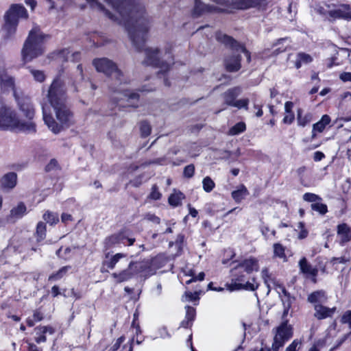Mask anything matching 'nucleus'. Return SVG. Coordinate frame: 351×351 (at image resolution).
I'll use <instances>...</instances> for the list:
<instances>
[{
	"label": "nucleus",
	"instance_id": "obj_37",
	"mask_svg": "<svg viewBox=\"0 0 351 351\" xmlns=\"http://www.w3.org/2000/svg\"><path fill=\"white\" fill-rule=\"evenodd\" d=\"M274 254L275 257H278L279 258H282L284 260L286 259L285 255V248L280 243L274 244Z\"/></svg>",
	"mask_w": 351,
	"mask_h": 351
},
{
	"label": "nucleus",
	"instance_id": "obj_16",
	"mask_svg": "<svg viewBox=\"0 0 351 351\" xmlns=\"http://www.w3.org/2000/svg\"><path fill=\"white\" fill-rule=\"evenodd\" d=\"M236 267L249 274L253 271H258L259 269V264L258 261L256 258L251 257L243 260Z\"/></svg>",
	"mask_w": 351,
	"mask_h": 351
},
{
	"label": "nucleus",
	"instance_id": "obj_24",
	"mask_svg": "<svg viewBox=\"0 0 351 351\" xmlns=\"http://www.w3.org/2000/svg\"><path fill=\"white\" fill-rule=\"evenodd\" d=\"M330 122V117L328 114H324L322 117L320 121L313 124L312 130V138L316 137V132H322L326 126Z\"/></svg>",
	"mask_w": 351,
	"mask_h": 351
},
{
	"label": "nucleus",
	"instance_id": "obj_15",
	"mask_svg": "<svg viewBox=\"0 0 351 351\" xmlns=\"http://www.w3.org/2000/svg\"><path fill=\"white\" fill-rule=\"evenodd\" d=\"M299 267L301 273L306 275V276H311L313 278V281L316 282L315 277L318 274V269L313 267L312 265L307 261L305 257H303L299 261Z\"/></svg>",
	"mask_w": 351,
	"mask_h": 351
},
{
	"label": "nucleus",
	"instance_id": "obj_20",
	"mask_svg": "<svg viewBox=\"0 0 351 351\" xmlns=\"http://www.w3.org/2000/svg\"><path fill=\"white\" fill-rule=\"evenodd\" d=\"M241 88L236 86L226 90L223 95V99L226 104L232 106L236 101V98L241 94Z\"/></svg>",
	"mask_w": 351,
	"mask_h": 351
},
{
	"label": "nucleus",
	"instance_id": "obj_51",
	"mask_svg": "<svg viewBox=\"0 0 351 351\" xmlns=\"http://www.w3.org/2000/svg\"><path fill=\"white\" fill-rule=\"evenodd\" d=\"M124 341V337H119L117 341L110 348L108 351H117L119 348L121 344Z\"/></svg>",
	"mask_w": 351,
	"mask_h": 351
},
{
	"label": "nucleus",
	"instance_id": "obj_53",
	"mask_svg": "<svg viewBox=\"0 0 351 351\" xmlns=\"http://www.w3.org/2000/svg\"><path fill=\"white\" fill-rule=\"evenodd\" d=\"M337 57H332L325 60V64L327 69H331L334 65H339V63L335 62Z\"/></svg>",
	"mask_w": 351,
	"mask_h": 351
},
{
	"label": "nucleus",
	"instance_id": "obj_29",
	"mask_svg": "<svg viewBox=\"0 0 351 351\" xmlns=\"http://www.w3.org/2000/svg\"><path fill=\"white\" fill-rule=\"evenodd\" d=\"M261 276H262V278L264 280L265 285L268 288V293L271 290V285H273L274 287L277 286L279 287L280 285H278L276 283L275 279L271 276L270 274L269 273V270L267 268L263 269V270L261 271Z\"/></svg>",
	"mask_w": 351,
	"mask_h": 351
},
{
	"label": "nucleus",
	"instance_id": "obj_3",
	"mask_svg": "<svg viewBox=\"0 0 351 351\" xmlns=\"http://www.w3.org/2000/svg\"><path fill=\"white\" fill-rule=\"evenodd\" d=\"M10 91H12L13 96L16 101L17 106L23 117L27 120L20 119L18 117V121L20 123H31L34 125V130L27 131L21 128H15L19 131L27 133V134H34L36 132V125L33 121L35 116V109L29 97L20 95L19 93L16 90V80L14 77L12 76L8 73L5 68V65L3 61L0 60V92L1 93H7Z\"/></svg>",
	"mask_w": 351,
	"mask_h": 351
},
{
	"label": "nucleus",
	"instance_id": "obj_9",
	"mask_svg": "<svg viewBox=\"0 0 351 351\" xmlns=\"http://www.w3.org/2000/svg\"><path fill=\"white\" fill-rule=\"evenodd\" d=\"M243 272L237 267L231 269V282L226 285L230 291L241 289L255 291L258 289L259 284L256 279L252 278L251 280H247L246 275Z\"/></svg>",
	"mask_w": 351,
	"mask_h": 351
},
{
	"label": "nucleus",
	"instance_id": "obj_10",
	"mask_svg": "<svg viewBox=\"0 0 351 351\" xmlns=\"http://www.w3.org/2000/svg\"><path fill=\"white\" fill-rule=\"evenodd\" d=\"M93 64L98 72H102L110 76L117 81V84L124 82L123 73L117 67L116 64L108 58H96L93 60Z\"/></svg>",
	"mask_w": 351,
	"mask_h": 351
},
{
	"label": "nucleus",
	"instance_id": "obj_49",
	"mask_svg": "<svg viewBox=\"0 0 351 351\" xmlns=\"http://www.w3.org/2000/svg\"><path fill=\"white\" fill-rule=\"evenodd\" d=\"M150 198L158 200L160 198L161 194L158 191V189L156 186H153L152 189V192L149 195Z\"/></svg>",
	"mask_w": 351,
	"mask_h": 351
},
{
	"label": "nucleus",
	"instance_id": "obj_17",
	"mask_svg": "<svg viewBox=\"0 0 351 351\" xmlns=\"http://www.w3.org/2000/svg\"><path fill=\"white\" fill-rule=\"evenodd\" d=\"M314 310V317L317 319H324L331 317L336 311V307L328 308L323 304H316Z\"/></svg>",
	"mask_w": 351,
	"mask_h": 351
},
{
	"label": "nucleus",
	"instance_id": "obj_21",
	"mask_svg": "<svg viewBox=\"0 0 351 351\" xmlns=\"http://www.w3.org/2000/svg\"><path fill=\"white\" fill-rule=\"evenodd\" d=\"M225 66L226 69L230 72H235L241 68V56L240 55H233L227 58L225 60Z\"/></svg>",
	"mask_w": 351,
	"mask_h": 351
},
{
	"label": "nucleus",
	"instance_id": "obj_31",
	"mask_svg": "<svg viewBox=\"0 0 351 351\" xmlns=\"http://www.w3.org/2000/svg\"><path fill=\"white\" fill-rule=\"evenodd\" d=\"M184 198V195L180 191H175L169 197V203L173 206H178L181 204L182 200Z\"/></svg>",
	"mask_w": 351,
	"mask_h": 351
},
{
	"label": "nucleus",
	"instance_id": "obj_6",
	"mask_svg": "<svg viewBox=\"0 0 351 351\" xmlns=\"http://www.w3.org/2000/svg\"><path fill=\"white\" fill-rule=\"evenodd\" d=\"M15 128L31 131L34 130V125L31 123H20L16 111L0 97V130Z\"/></svg>",
	"mask_w": 351,
	"mask_h": 351
},
{
	"label": "nucleus",
	"instance_id": "obj_42",
	"mask_svg": "<svg viewBox=\"0 0 351 351\" xmlns=\"http://www.w3.org/2000/svg\"><path fill=\"white\" fill-rule=\"evenodd\" d=\"M69 267H63L56 274H53L49 276V280H56L61 278L63 275L67 271Z\"/></svg>",
	"mask_w": 351,
	"mask_h": 351
},
{
	"label": "nucleus",
	"instance_id": "obj_40",
	"mask_svg": "<svg viewBox=\"0 0 351 351\" xmlns=\"http://www.w3.org/2000/svg\"><path fill=\"white\" fill-rule=\"evenodd\" d=\"M36 235L38 240H43L45 237L46 233V226L43 222H39L36 227Z\"/></svg>",
	"mask_w": 351,
	"mask_h": 351
},
{
	"label": "nucleus",
	"instance_id": "obj_34",
	"mask_svg": "<svg viewBox=\"0 0 351 351\" xmlns=\"http://www.w3.org/2000/svg\"><path fill=\"white\" fill-rule=\"evenodd\" d=\"M245 128L246 126L245 123L239 122L230 129L228 134L231 136L237 135L244 132L245 130Z\"/></svg>",
	"mask_w": 351,
	"mask_h": 351
},
{
	"label": "nucleus",
	"instance_id": "obj_23",
	"mask_svg": "<svg viewBox=\"0 0 351 351\" xmlns=\"http://www.w3.org/2000/svg\"><path fill=\"white\" fill-rule=\"evenodd\" d=\"M17 176L14 172L8 173L4 175L1 180V186L3 189H11L16 184Z\"/></svg>",
	"mask_w": 351,
	"mask_h": 351
},
{
	"label": "nucleus",
	"instance_id": "obj_45",
	"mask_svg": "<svg viewBox=\"0 0 351 351\" xmlns=\"http://www.w3.org/2000/svg\"><path fill=\"white\" fill-rule=\"evenodd\" d=\"M36 331H37V335L38 334H46L49 333L52 335L54 333V329L51 326H39L35 328Z\"/></svg>",
	"mask_w": 351,
	"mask_h": 351
},
{
	"label": "nucleus",
	"instance_id": "obj_4",
	"mask_svg": "<svg viewBox=\"0 0 351 351\" xmlns=\"http://www.w3.org/2000/svg\"><path fill=\"white\" fill-rule=\"evenodd\" d=\"M104 266L108 269H119V272L112 274V277L117 282H122L131 279L134 275L144 270V265L141 262L130 261L128 255L123 253H117L108 260L104 262Z\"/></svg>",
	"mask_w": 351,
	"mask_h": 351
},
{
	"label": "nucleus",
	"instance_id": "obj_62",
	"mask_svg": "<svg viewBox=\"0 0 351 351\" xmlns=\"http://www.w3.org/2000/svg\"><path fill=\"white\" fill-rule=\"evenodd\" d=\"M293 107V102L287 101L285 104V113H293V112H292Z\"/></svg>",
	"mask_w": 351,
	"mask_h": 351
},
{
	"label": "nucleus",
	"instance_id": "obj_52",
	"mask_svg": "<svg viewBox=\"0 0 351 351\" xmlns=\"http://www.w3.org/2000/svg\"><path fill=\"white\" fill-rule=\"evenodd\" d=\"M295 116L293 113H286L283 118V123L285 124H291L294 121Z\"/></svg>",
	"mask_w": 351,
	"mask_h": 351
},
{
	"label": "nucleus",
	"instance_id": "obj_32",
	"mask_svg": "<svg viewBox=\"0 0 351 351\" xmlns=\"http://www.w3.org/2000/svg\"><path fill=\"white\" fill-rule=\"evenodd\" d=\"M60 57H66V60L77 61L80 58V53L78 52L71 53L69 49L62 50L60 54Z\"/></svg>",
	"mask_w": 351,
	"mask_h": 351
},
{
	"label": "nucleus",
	"instance_id": "obj_47",
	"mask_svg": "<svg viewBox=\"0 0 351 351\" xmlns=\"http://www.w3.org/2000/svg\"><path fill=\"white\" fill-rule=\"evenodd\" d=\"M195 172V167L193 165H189L184 169V176L191 178L193 176Z\"/></svg>",
	"mask_w": 351,
	"mask_h": 351
},
{
	"label": "nucleus",
	"instance_id": "obj_11",
	"mask_svg": "<svg viewBox=\"0 0 351 351\" xmlns=\"http://www.w3.org/2000/svg\"><path fill=\"white\" fill-rule=\"evenodd\" d=\"M135 239L130 238L126 232H120L106 237L104 241V247L108 250L120 246L121 244L130 246L133 245Z\"/></svg>",
	"mask_w": 351,
	"mask_h": 351
},
{
	"label": "nucleus",
	"instance_id": "obj_27",
	"mask_svg": "<svg viewBox=\"0 0 351 351\" xmlns=\"http://www.w3.org/2000/svg\"><path fill=\"white\" fill-rule=\"evenodd\" d=\"M312 119L313 114L311 113L307 112L303 114V110L301 108L298 109L297 121L298 125L304 127L311 122Z\"/></svg>",
	"mask_w": 351,
	"mask_h": 351
},
{
	"label": "nucleus",
	"instance_id": "obj_56",
	"mask_svg": "<svg viewBox=\"0 0 351 351\" xmlns=\"http://www.w3.org/2000/svg\"><path fill=\"white\" fill-rule=\"evenodd\" d=\"M186 298L189 301H195L199 299L198 295L197 292H186L185 293Z\"/></svg>",
	"mask_w": 351,
	"mask_h": 351
},
{
	"label": "nucleus",
	"instance_id": "obj_64",
	"mask_svg": "<svg viewBox=\"0 0 351 351\" xmlns=\"http://www.w3.org/2000/svg\"><path fill=\"white\" fill-rule=\"evenodd\" d=\"M298 346V342L296 341H293L287 348L285 351H296V347Z\"/></svg>",
	"mask_w": 351,
	"mask_h": 351
},
{
	"label": "nucleus",
	"instance_id": "obj_33",
	"mask_svg": "<svg viewBox=\"0 0 351 351\" xmlns=\"http://www.w3.org/2000/svg\"><path fill=\"white\" fill-rule=\"evenodd\" d=\"M29 71L33 76L35 81L38 82H43L45 81L46 76L43 71L34 69L29 67Z\"/></svg>",
	"mask_w": 351,
	"mask_h": 351
},
{
	"label": "nucleus",
	"instance_id": "obj_48",
	"mask_svg": "<svg viewBox=\"0 0 351 351\" xmlns=\"http://www.w3.org/2000/svg\"><path fill=\"white\" fill-rule=\"evenodd\" d=\"M186 319H189V320H191V321H193L195 318V310L194 308L193 307H191V306H186Z\"/></svg>",
	"mask_w": 351,
	"mask_h": 351
},
{
	"label": "nucleus",
	"instance_id": "obj_7",
	"mask_svg": "<svg viewBox=\"0 0 351 351\" xmlns=\"http://www.w3.org/2000/svg\"><path fill=\"white\" fill-rule=\"evenodd\" d=\"M146 58L145 63L160 69V72L165 73L173 64V57L169 49L160 51L158 48H147L145 49Z\"/></svg>",
	"mask_w": 351,
	"mask_h": 351
},
{
	"label": "nucleus",
	"instance_id": "obj_25",
	"mask_svg": "<svg viewBox=\"0 0 351 351\" xmlns=\"http://www.w3.org/2000/svg\"><path fill=\"white\" fill-rule=\"evenodd\" d=\"M337 234L341 243H347L351 240V228L346 223L339 224Z\"/></svg>",
	"mask_w": 351,
	"mask_h": 351
},
{
	"label": "nucleus",
	"instance_id": "obj_55",
	"mask_svg": "<svg viewBox=\"0 0 351 351\" xmlns=\"http://www.w3.org/2000/svg\"><path fill=\"white\" fill-rule=\"evenodd\" d=\"M339 78L341 81L346 82H351V73L350 72H343L340 74Z\"/></svg>",
	"mask_w": 351,
	"mask_h": 351
},
{
	"label": "nucleus",
	"instance_id": "obj_36",
	"mask_svg": "<svg viewBox=\"0 0 351 351\" xmlns=\"http://www.w3.org/2000/svg\"><path fill=\"white\" fill-rule=\"evenodd\" d=\"M43 219L45 221H47V223H49L50 225L56 224L59 221L58 215L56 213L49 211H47L44 214Z\"/></svg>",
	"mask_w": 351,
	"mask_h": 351
},
{
	"label": "nucleus",
	"instance_id": "obj_8",
	"mask_svg": "<svg viewBox=\"0 0 351 351\" xmlns=\"http://www.w3.org/2000/svg\"><path fill=\"white\" fill-rule=\"evenodd\" d=\"M27 16V10L22 5H12L4 16L5 23L3 32L5 38L7 39L11 38L15 34L19 20L26 19Z\"/></svg>",
	"mask_w": 351,
	"mask_h": 351
},
{
	"label": "nucleus",
	"instance_id": "obj_41",
	"mask_svg": "<svg viewBox=\"0 0 351 351\" xmlns=\"http://www.w3.org/2000/svg\"><path fill=\"white\" fill-rule=\"evenodd\" d=\"M303 199L306 202H313V204L317 202H320L322 198L316 194L306 193L303 195Z\"/></svg>",
	"mask_w": 351,
	"mask_h": 351
},
{
	"label": "nucleus",
	"instance_id": "obj_1",
	"mask_svg": "<svg viewBox=\"0 0 351 351\" xmlns=\"http://www.w3.org/2000/svg\"><path fill=\"white\" fill-rule=\"evenodd\" d=\"M90 6L127 29L133 45L140 50L146 40L149 21L144 9L134 0H86Z\"/></svg>",
	"mask_w": 351,
	"mask_h": 351
},
{
	"label": "nucleus",
	"instance_id": "obj_19",
	"mask_svg": "<svg viewBox=\"0 0 351 351\" xmlns=\"http://www.w3.org/2000/svg\"><path fill=\"white\" fill-rule=\"evenodd\" d=\"M25 213L26 206L23 203H20L10 210V213L7 217V221L14 223L17 219L21 218Z\"/></svg>",
	"mask_w": 351,
	"mask_h": 351
},
{
	"label": "nucleus",
	"instance_id": "obj_61",
	"mask_svg": "<svg viewBox=\"0 0 351 351\" xmlns=\"http://www.w3.org/2000/svg\"><path fill=\"white\" fill-rule=\"evenodd\" d=\"M46 340H47V338H46L45 334H40V333L38 335L36 334V337H35V341L37 343L45 342Z\"/></svg>",
	"mask_w": 351,
	"mask_h": 351
},
{
	"label": "nucleus",
	"instance_id": "obj_44",
	"mask_svg": "<svg viewBox=\"0 0 351 351\" xmlns=\"http://www.w3.org/2000/svg\"><path fill=\"white\" fill-rule=\"evenodd\" d=\"M187 275L191 276L192 278L186 282V284H189V283H191L193 281H196V280L202 281L204 280V276H205L204 272H200L198 274V276H195L194 273L191 270H189V274H187Z\"/></svg>",
	"mask_w": 351,
	"mask_h": 351
},
{
	"label": "nucleus",
	"instance_id": "obj_58",
	"mask_svg": "<svg viewBox=\"0 0 351 351\" xmlns=\"http://www.w3.org/2000/svg\"><path fill=\"white\" fill-rule=\"evenodd\" d=\"M58 167V162L55 159L51 160L49 163L46 166V170L49 171L55 169Z\"/></svg>",
	"mask_w": 351,
	"mask_h": 351
},
{
	"label": "nucleus",
	"instance_id": "obj_14",
	"mask_svg": "<svg viewBox=\"0 0 351 351\" xmlns=\"http://www.w3.org/2000/svg\"><path fill=\"white\" fill-rule=\"evenodd\" d=\"M216 38L219 42L222 43L227 46H230L233 49H235L237 51H241L245 53L247 58V60H250V53L246 50V49L243 45L239 44L232 38L226 34H222L221 33H217L216 35Z\"/></svg>",
	"mask_w": 351,
	"mask_h": 351
},
{
	"label": "nucleus",
	"instance_id": "obj_13",
	"mask_svg": "<svg viewBox=\"0 0 351 351\" xmlns=\"http://www.w3.org/2000/svg\"><path fill=\"white\" fill-rule=\"evenodd\" d=\"M330 19H351V6L347 4H343L339 7L331 9L328 11Z\"/></svg>",
	"mask_w": 351,
	"mask_h": 351
},
{
	"label": "nucleus",
	"instance_id": "obj_22",
	"mask_svg": "<svg viewBox=\"0 0 351 351\" xmlns=\"http://www.w3.org/2000/svg\"><path fill=\"white\" fill-rule=\"evenodd\" d=\"M121 95L122 97H115V98L121 100L127 101L128 106H132L134 108L138 106L139 95L137 93L130 92L128 90H124L121 93Z\"/></svg>",
	"mask_w": 351,
	"mask_h": 351
},
{
	"label": "nucleus",
	"instance_id": "obj_18",
	"mask_svg": "<svg viewBox=\"0 0 351 351\" xmlns=\"http://www.w3.org/2000/svg\"><path fill=\"white\" fill-rule=\"evenodd\" d=\"M328 300V296L323 290H319L312 292L308 295L307 301L313 304L314 306L316 304H323Z\"/></svg>",
	"mask_w": 351,
	"mask_h": 351
},
{
	"label": "nucleus",
	"instance_id": "obj_30",
	"mask_svg": "<svg viewBox=\"0 0 351 351\" xmlns=\"http://www.w3.org/2000/svg\"><path fill=\"white\" fill-rule=\"evenodd\" d=\"M279 288L280 289V290L282 291V293L285 295L284 298H282L283 307H284L283 317H285L288 314L289 311L291 306L292 302H291V299L289 295L287 293L285 289L282 286H279Z\"/></svg>",
	"mask_w": 351,
	"mask_h": 351
},
{
	"label": "nucleus",
	"instance_id": "obj_28",
	"mask_svg": "<svg viewBox=\"0 0 351 351\" xmlns=\"http://www.w3.org/2000/svg\"><path fill=\"white\" fill-rule=\"evenodd\" d=\"M231 195L232 197L236 202L240 203L247 195H249V192L247 188L244 185L241 184L239 186L237 190L233 191Z\"/></svg>",
	"mask_w": 351,
	"mask_h": 351
},
{
	"label": "nucleus",
	"instance_id": "obj_2",
	"mask_svg": "<svg viewBox=\"0 0 351 351\" xmlns=\"http://www.w3.org/2000/svg\"><path fill=\"white\" fill-rule=\"evenodd\" d=\"M47 97L53 109L56 119L43 106V120L48 128L57 134L74 123L73 114L66 104V88L63 81L56 78L49 88Z\"/></svg>",
	"mask_w": 351,
	"mask_h": 351
},
{
	"label": "nucleus",
	"instance_id": "obj_59",
	"mask_svg": "<svg viewBox=\"0 0 351 351\" xmlns=\"http://www.w3.org/2000/svg\"><path fill=\"white\" fill-rule=\"evenodd\" d=\"M61 221L64 223H67L68 222L73 221V217L70 214L62 213L61 216Z\"/></svg>",
	"mask_w": 351,
	"mask_h": 351
},
{
	"label": "nucleus",
	"instance_id": "obj_38",
	"mask_svg": "<svg viewBox=\"0 0 351 351\" xmlns=\"http://www.w3.org/2000/svg\"><path fill=\"white\" fill-rule=\"evenodd\" d=\"M311 207L313 210L317 211L321 215H325L328 212L327 206L319 202L312 204Z\"/></svg>",
	"mask_w": 351,
	"mask_h": 351
},
{
	"label": "nucleus",
	"instance_id": "obj_35",
	"mask_svg": "<svg viewBox=\"0 0 351 351\" xmlns=\"http://www.w3.org/2000/svg\"><path fill=\"white\" fill-rule=\"evenodd\" d=\"M215 186L214 181L209 177H205L202 180V187L205 192H211Z\"/></svg>",
	"mask_w": 351,
	"mask_h": 351
},
{
	"label": "nucleus",
	"instance_id": "obj_60",
	"mask_svg": "<svg viewBox=\"0 0 351 351\" xmlns=\"http://www.w3.org/2000/svg\"><path fill=\"white\" fill-rule=\"evenodd\" d=\"M325 157L324 153L319 151H317L314 153L313 159L315 161H320Z\"/></svg>",
	"mask_w": 351,
	"mask_h": 351
},
{
	"label": "nucleus",
	"instance_id": "obj_5",
	"mask_svg": "<svg viewBox=\"0 0 351 351\" xmlns=\"http://www.w3.org/2000/svg\"><path fill=\"white\" fill-rule=\"evenodd\" d=\"M47 37V36L43 34L38 27H34L29 32L21 51L24 62H31L43 54Z\"/></svg>",
	"mask_w": 351,
	"mask_h": 351
},
{
	"label": "nucleus",
	"instance_id": "obj_26",
	"mask_svg": "<svg viewBox=\"0 0 351 351\" xmlns=\"http://www.w3.org/2000/svg\"><path fill=\"white\" fill-rule=\"evenodd\" d=\"M313 57L304 52H299L295 56V66L296 69H300L302 64H307L313 62Z\"/></svg>",
	"mask_w": 351,
	"mask_h": 351
},
{
	"label": "nucleus",
	"instance_id": "obj_63",
	"mask_svg": "<svg viewBox=\"0 0 351 351\" xmlns=\"http://www.w3.org/2000/svg\"><path fill=\"white\" fill-rule=\"evenodd\" d=\"M36 322H40L43 319V314L40 312V311H34V314H33V317H32Z\"/></svg>",
	"mask_w": 351,
	"mask_h": 351
},
{
	"label": "nucleus",
	"instance_id": "obj_50",
	"mask_svg": "<svg viewBox=\"0 0 351 351\" xmlns=\"http://www.w3.org/2000/svg\"><path fill=\"white\" fill-rule=\"evenodd\" d=\"M342 323L348 324L350 328H351V311H348L341 318Z\"/></svg>",
	"mask_w": 351,
	"mask_h": 351
},
{
	"label": "nucleus",
	"instance_id": "obj_46",
	"mask_svg": "<svg viewBox=\"0 0 351 351\" xmlns=\"http://www.w3.org/2000/svg\"><path fill=\"white\" fill-rule=\"evenodd\" d=\"M316 10L320 14L328 16V11L331 10L330 5L328 4H324V5H318L316 7Z\"/></svg>",
	"mask_w": 351,
	"mask_h": 351
},
{
	"label": "nucleus",
	"instance_id": "obj_43",
	"mask_svg": "<svg viewBox=\"0 0 351 351\" xmlns=\"http://www.w3.org/2000/svg\"><path fill=\"white\" fill-rule=\"evenodd\" d=\"M248 99H242L236 100L232 106L237 107L238 108H245V110L248 109Z\"/></svg>",
	"mask_w": 351,
	"mask_h": 351
},
{
	"label": "nucleus",
	"instance_id": "obj_54",
	"mask_svg": "<svg viewBox=\"0 0 351 351\" xmlns=\"http://www.w3.org/2000/svg\"><path fill=\"white\" fill-rule=\"evenodd\" d=\"M298 228L301 229V231L298 235V238L300 239H304L308 235V232L306 230L304 229V223L302 222H300L298 226Z\"/></svg>",
	"mask_w": 351,
	"mask_h": 351
},
{
	"label": "nucleus",
	"instance_id": "obj_57",
	"mask_svg": "<svg viewBox=\"0 0 351 351\" xmlns=\"http://www.w3.org/2000/svg\"><path fill=\"white\" fill-rule=\"evenodd\" d=\"M145 219L149 221H152L153 223H160V218L158 217L157 216L153 215V214H147L145 216Z\"/></svg>",
	"mask_w": 351,
	"mask_h": 351
},
{
	"label": "nucleus",
	"instance_id": "obj_39",
	"mask_svg": "<svg viewBox=\"0 0 351 351\" xmlns=\"http://www.w3.org/2000/svg\"><path fill=\"white\" fill-rule=\"evenodd\" d=\"M140 131L142 136L147 137L151 134L152 127L148 122L142 121L140 123Z\"/></svg>",
	"mask_w": 351,
	"mask_h": 351
},
{
	"label": "nucleus",
	"instance_id": "obj_12",
	"mask_svg": "<svg viewBox=\"0 0 351 351\" xmlns=\"http://www.w3.org/2000/svg\"><path fill=\"white\" fill-rule=\"evenodd\" d=\"M292 336V328L288 325L287 322H283L278 328L274 337L272 344V350L278 351L280 348L283 346L285 341L289 340Z\"/></svg>",
	"mask_w": 351,
	"mask_h": 351
}]
</instances>
